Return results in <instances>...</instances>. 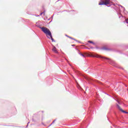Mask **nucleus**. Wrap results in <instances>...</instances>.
<instances>
[{"mask_svg":"<svg viewBox=\"0 0 128 128\" xmlns=\"http://www.w3.org/2000/svg\"><path fill=\"white\" fill-rule=\"evenodd\" d=\"M103 50H106V48H103Z\"/></svg>","mask_w":128,"mask_h":128,"instance_id":"nucleus-13","label":"nucleus"},{"mask_svg":"<svg viewBox=\"0 0 128 128\" xmlns=\"http://www.w3.org/2000/svg\"><path fill=\"white\" fill-rule=\"evenodd\" d=\"M70 38H72V40H73V38H72L71 37H70Z\"/></svg>","mask_w":128,"mask_h":128,"instance_id":"nucleus-12","label":"nucleus"},{"mask_svg":"<svg viewBox=\"0 0 128 128\" xmlns=\"http://www.w3.org/2000/svg\"><path fill=\"white\" fill-rule=\"evenodd\" d=\"M93 56L94 58H101L102 56H100L98 54H94L93 55ZM102 58H104V60H108V62L110 64H112V66H114V61L110 60V59H108V58H106L104 57H102Z\"/></svg>","mask_w":128,"mask_h":128,"instance_id":"nucleus-2","label":"nucleus"},{"mask_svg":"<svg viewBox=\"0 0 128 128\" xmlns=\"http://www.w3.org/2000/svg\"><path fill=\"white\" fill-rule=\"evenodd\" d=\"M42 14H44V12H42L40 14V16H42Z\"/></svg>","mask_w":128,"mask_h":128,"instance_id":"nucleus-9","label":"nucleus"},{"mask_svg":"<svg viewBox=\"0 0 128 128\" xmlns=\"http://www.w3.org/2000/svg\"><path fill=\"white\" fill-rule=\"evenodd\" d=\"M88 42H90V44H94V42L90 40L88 41Z\"/></svg>","mask_w":128,"mask_h":128,"instance_id":"nucleus-6","label":"nucleus"},{"mask_svg":"<svg viewBox=\"0 0 128 128\" xmlns=\"http://www.w3.org/2000/svg\"><path fill=\"white\" fill-rule=\"evenodd\" d=\"M54 122H56V120H54L53 121V122H52V124L54 123Z\"/></svg>","mask_w":128,"mask_h":128,"instance_id":"nucleus-10","label":"nucleus"},{"mask_svg":"<svg viewBox=\"0 0 128 128\" xmlns=\"http://www.w3.org/2000/svg\"><path fill=\"white\" fill-rule=\"evenodd\" d=\"M117 108H118V110H120L122 112H125V114H128V112H126V111H124V110H122V108L118 104H117Z\"/></svg>","mask_w":128,"mask_h":128,"instance_id":"nucleus-4","label":"nucleus"},{"mask_svg":"<svg viewBox=\"0 0 128 128\" xmlns=\"http://www.w3.org/2000/svg\"><path fill=\"white\" fill-rule=\"evenodd\" d=\"M52 50L55 52V54H58V50H56V48L55 46L53 47V48L52 49Z\"/></svg>","mask_w":128,"mask_h":128,"instance_id":"nucleus-5","label":"nucleus"},{"mask_svg":"<svg viewBox=\"0 0 128 128\" xmlns=\"http://www.w3.org/2000/svg\"><path fill=\"white\" fill-rule=\"evenodd\" d=\"M126 24H128V19H126Z\"/></svg>","mask_w":128,"mask_h":128,"instance_id":"nucleus-8","label":"nucleus"},{"mask_svg":"<svg viewBox=\"0 0 128 128\" xmlns=\"http://www.w3.org/2000/svg\"><path fill=\"white\" fill-rule=\"evenodd\" d=\"M110 4V0H105L104 1L100 2L98 4L99 6H108V4Z\"/></svg>","mask_w":128,"mask_h":128,"instance_id":"nucleus-3","label":"nucleus"},{"mask_svg":"<svg viewBox=\"0 0 128 128\" xmlns=\"http://www.w3.org/2000/svg\"><path fill=\"white\" fill-rule=\"evenodd\" d=\"M40 30H42V32L46 34L47 38H51L52 42H54V38H52V32L48 30V28L43 26V27H40Z\"/></svg>","mask_w":128,"mask_h":128,"instance_id":"nucleus-1","label":"nucleus"},{"mask_svg":"<svg viewBox=\"0 0 128 128\" xmlns=\"http://www.w3.org/2000/svg\"><path fill=\"white\" fill-rule=\"evenodd\" d=\"M121 8H122V6H120Z\"/></svg>","mask_w":128,"mask_h":128,"instance_id":"nucleus-14","label":"nucleus"},{"mask_svg":"<svg viewBox=\"0 0 128 128\" xmlns=\"http://www.w3.org/2000/svg\"><path fill=\"white\" fill-rule=\"evenodd\" d=\"M118 104H120V102L119 101H117Z\"/></svg>","mask_w":128,"mask_h":128,"instance_id":"nucleus-11","label":"nucleus"},{"mask_svg":"<svg viewBox=\"0 0 128 128\" xmlns=\"http://www.w3.org/2000/svg\"><path fill=\"white\" fill-rule=\"evenodd\" d=\"M80 55H81L82 56H83V58H86V56L82 54H80Z\"/></svg>","mask_w":128,"mask_h":128,"instance_id":"nucleus-7","label":"nucleus"}]
</instances>
